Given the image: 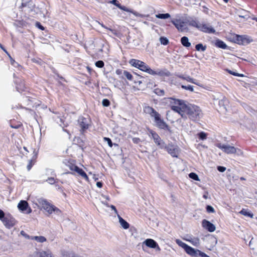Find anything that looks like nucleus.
<instances>
[{
	"label": "nucleus",
	"mask_w": 257,
	"mask_h": 257,
	"mask_svg": "<svg viewBox=\"0 0 257 257\" xmlns=\"http://www.w3.org/2000/svg\"><path fill=\"white\" fill-rule=\"evenodd\" d=\"M170 99V103L175 105H172L171 109L179 113L182 118L186 119L188 115L190 119L196 121L201 116V111L198 106L191 104L187 105L182 100L172 98Z\"/></svg>",
	"instance_id": "1"
},
{
	"label": "nucleus",
	"mask_w": 257,
	"mask_h": 257,
	"mask_svg": "<svg viewBox=\"0 0 257 257\" xmlns=\"http://www.w3.org/2000/svg\"><path fill=\"white\" fill-rule=\"evenodd\" d=\"M145 111L147 113L149 114L151 117L154 118L155 122L157 127L160 129L167 130L171 133L170 127L161 118V114L155 109L150 106L145 107Z\"/></svg>",
	"instance_id": "2"
},
{
	"label": "nucleus",
	"mask_w": 257,
	"mask_h": 257,
	"mask_svg": "<svg viewBox=\"0 0 257 257\" xmlns=\"http://www.w3.org/2000/svg\"><path fill=\"white\" fill-rule=\"evenodd\" d=\"M129 63L133 66L135 67L142 71L150 74L152 69L145 62L135 59H132L130 60Z\"/></svg>",
	"instance_id": "3"
},
{
	"label": "nucleus",
	"mask_w": 257,
	"mask_h": 257,
	"mask_svg": "<svg viewBox=\"0 0 257 257\" xmlns=\"http://www.w3.org/2000/svg\"><path fill=\"white\" fill-rule=\"evenodd\" d=\"M149 133L151 135L155 143L159 147L160 149H163L166 148L165 143L161 139L158 134L155 131L149 130Z\"/></svg>",
	"instance_id": "4"
},
{
	"label": "nucleus",
	"mask_w": 257,
	"mask_h": 257,
	"mask_svg": "<svg viewBox=\"0 0 257 257\" xmlns=\"http://www.w3.org/2000/svg\"><path fill=\"white\" fill-rule=\"evenodd\" d=\"M216 146L222 150L224 152L227 154H232L236 153L237 150L239 151V149L228 145L222 144L221 143H217Z\"/></svg>",
	"instance_id": "5"
},
{
	"label": "nucleus",
	"mask_w": 257,
	"mask_h": 257,
	"mask_svg": "<svg viewBox=\"0 0 257 257\" xmlns=\"http://www.w3.org/2000/svg\"><path fill=\"white\" fill-rule=\"evenodd\" d=\"M164 149H165L173 157H178L180 149L177 146L173 144H169L168 146L166 145V148Z\"/></svg>",
	"instance_id": "6"
},
{
	"label": "nucleus",
	"mask_w": 257,
	"mask_h": 257,
	"mask_svg": "<svg viewBox=\"0 0 257 257\" xmlns=\"http://www.w3.org/2000/svg\"><path fill=\"white\" fill-rule=\"evenodd\" d=\"M2 222L4 225L9 229L13 227L17 222L15 219L9 213L6 214V217Z\"/></svg>",
	"instance_id": "7"
},
{
	"label": "nucleus",
	"mask_w": 257,
	"mask_h": 257,
	"mask_svg": "<svg viewBox=\"0 0 257 257\" xmlns=\"http://www.w3.org/2000/svg\"><path fill=\"white\" fill-rule=\"evenodd\" d=\"M38 202L42 205V208L49 214L52 213L54 207V205H50V204L46 200L43 198L39 199L38 200Z\"/></svg>",
	"instance_id": "8"
},
{
	"label": "nucleus",
	"mask_w": 257,
	"mask_h": 257,
	"mask_svg": "<svg viewBox=\"0 0 257 257\" xmlns=\"http://www.w3.org/2000/svg\"><path fill=\"white\" fill-rule=\"evenodd\" d=\"M152 75H158L161 77L166 76L169 77L171 75V73L167 69H159L156 70H151L150 74Z\"/></svg>",
	"instance_id": "9"
},
{
	"label": "nucleus",
	"mask_w": 257,
	"mask_h": 257,
	"mask_svg": "<svg viewBox=\"0 0 257 257\" xmlns=\"http://www.w3.org/2000/svg\"><path fill=\"white\" fill-rule=\"evenodd\" d=\"M78 123L81 127V131L84 132L89 127V120L88 118L80 116L78 119Z\"/></svg>",
	"instance_id": "10"
},
{
	"label": "nucleus",
	"mask_w": 257,
	"mask_h": 257,
	"mask_svg": "<svg viewBox=\"0 0 257 257\" xmlns=\"http://www.w3.org/2000/svg\"><path fill=\"white\" fill-rule=\"evenodd\" d=\"M198 30L205 33L214 34L215 30L208 24H200Z\"/></svg>",
	"instance_id": "11"
},
{
	"label": "nucleus",
	"mask_w": 257,
	"mask_h": 257,
	"mask_svg": "<svg viewBox=\"0 0 257 257\" xmlns=\"http://www.w3.org/2000/svg\"><path fill=\"white\" fill-rule=\"evenodd\" d=\"M202 225L203 228L211 232L214 231L216 229L215 225L213 223L206 219L202 220Z\"/></svg>",
	"instance_id": "12"
},
{
	"label": "nucleus",
	"mask_w": 257,
	"mask_h": 257,
	"mask_svg": "<svg viewBox=\"0 0 257 257\" xmlns=\"http://www.w3.org/2000/svg\"><path fill=\"white\" fill-rule=\"evenodd\" d=\"M75 172L83 177L84 179H85L86 181H88L89 179L86 173L82 169L79 168L78 167L76 168V170L74 172H66L64 173L63 174H71L72 175H75Z\"/></svg>",
	"instance_id": "13"
},
{
	"label": "nucleus",
	"mask_w": 257,
	"mask_h": 257,
	"mask_svg": "<svg viewBox=\"0 0 257 257\" xmlns=\"http://www.w3.org/2000/svg\"><path fill=\"white\" fill-rule=\"evenodd\" d=\"M171 22L179 31L183 32L186 29L184 25V23L183 22H181L180 20L176 19L172 20Z\"/></svg>",
	"instance_id": "14"
},
{
	"label": "nucleus",
	"mask_w": 257,
	"mask_h": 257,
	"mask_svg": "<svg viewBox=\"0 0 257 257\" xmlns=\"http://www.w3.org/2000/svg\"><path fill=\"white\" fill-rule=\"evenodd\" d=\"M144 243H145L146 245V246L149 247L153 248L158 247L159 249H160L159 246L157 242L152 239H147L144 242Z\"/></svg>",
	"instance_id": "15"
},
{
	"label": "nucleus",
	"mask_w": 257,
	"mask_h": 257,
	"mask_svg": "<svg viewBox=\"0 0 257 257\" xmlns=\"http://www.w3.org/2000/svg\"><path fill=\"white\" fill-rule=\"evenodd\" d=\"M117 8H119V9L121 10H123V11H125V12L132 13L134 15H135L136 16L140 17H142V18L144 17L143 15L140 14L138 13L137 12H135V11H133L132 10H130V9H128L127 8H126L125 6H121L120 4V5L117 6Z\"/></svg>",
	"instance_id": "16"
},
{
	"label": "nucleus",
	"mask_w": 257,
	"mask_h": 257,
	"mask_svg": "<svg viewBox=\"0 0 257 257\" xmlns=\"http://www.w3.org/2000/svg\"><path fill=\"white\" fill-rule=\"evenodd\" d=\"M18 207L19 210L22 211H26L29 208V204L26 201L21 200L18 205Z\"/></svg>",
	"instance_id": "17"
},
{
	"label": "nucleus",
	"mask_w": 257,
	"mask_h": 257,
	"mask_svg": "<svg viewBox=\"0 0 257 257\" xmlns=\"http://www.w3.org/2000/svg\"><path fill=\"white\" fill-rule=\"evenodd\" d=\"M34 6V5L32 1H29L27 2H24L23 1V2L22 3L21 6L20 7V8H27L30 10H32Z\"/></svg>",
	"instance_id": "18"
},
{
	"label": "nucleus",
	"mask_w": 257,
	"mask_h": 257,
	"mask_svg": "<svg viewBox=\"0 0 257 257\" xmlns=\"http://www.w3.org/2000/svg\"><path fill=\"white\" fill-rule=\"evenodd\" d=\"M38 257H54L49 250H42L38 253Z\"/></svg>",
	"instance_id": "19"
},
{
	"label": "nucleus",
	"mask_w": 257,
	"mask_h": 257,
	"mask_svg": "<svg viewBox=\"0 0 257 257\" xmlns=\"http://www.w3.org/2000/svg\"><path fill=\"white\" fill-rule=\"evenodd\" d=\"M186 240L190 242L195 246H198L200 244V239L198 237H190L188 239H187Z\"/></svg>",
	"instance_id": "20"
},
{
	"label": "nucleus",
	"mask_w": 257,
	"mask_h": 257,
	"mask_svg": "<svg viewBox=\"0 0 257 257\" xmlns=\"http://www.w3.org/2000/svg\"><path fill=\"white\" fill-rule=\"evenodd\" d=\"M215 45L216 47L224 49H226L227 47L224 42L219 39H217L215 41Z\"/></svg>",
	"instance_id": "21"
},
{
	"label": "nucleus",
	"mask_w": 257,
	"mask_h": 257,
	"mask_svg": "<svg viewBox=\"0 0 257 257\" xmlns=\"http://www.w3.org/2000/svg\"><path fill=\"white\" fill-rule=\"evenodd\" d=\"M187 23L189 26L195 27L198 29L200 24L198 21H197L193 19L187 20Z\"/></svg>",
	"instance_id": "22"
},
{
	"label": "nucleus",
	"mask_w": 257,
	"mask_h": 257,
	"mask_svg": "<svg viewBox=\"0 0 257 257\" xmlns=\"http://www.w3.org/2000/svg\"><path fill=\"white\" fill-rule=\"evenodd\" d=\"M181 42L183 46L186 47H189L191 46V43L189 42L188 37L184 36L181 39Z\"/></svg>",
	"instance_id": "23"
},
{
	"label": "nucleus",
	"mask_w": 257,
	"mask_h": 257,
	"mask_svg": "<svg viewBox=\"0 0 257 257\" xmlns=\"http://www.w3.org/2000/svg\"><path fill=\"white\" fill-rule=\"evenodd\" d=\"M31 239L32 240H35L37 242H44L46 241V238L43 236H31Z\"/></svg>",
	"instance_id": "24"
},
{
	"label": "nucleus",
	"mask_w": 257,
	"mask_h": 257,
	"mask_svg": "<svg viewBox=\"0 0 257 257\" xmlns=\"http://www.w3.org/2000/svg\"><path fill=\"white\" fill-rule=\"evenodd\" d=\"M171 17L169 13L166 14H159L156 15V17L158 19H166Z\"/></svg>",
	"instance_id": "25"
},
{
	"label": "nucleus",
	"mask_w": 257,
	"mask_h": 257,
	"mask_svg": "<svg viewBox=\"0 0 257 257\" xmlns=\"http://www.w3.org/2000/svg\"><path fill=\"white\" fill-rule=\"evenodd\" d=\"M119 223L121 224V226L124 229H127L129 228L130 225L129 224L122 218H120Z\"/></svg>",
	"instance_id": "26"
},
{
	"label": "nucleus",
	"mask_w": 257,
	"mask_h": 257,
	"mask_svg": "<svg viewBox=\"0 0 257 257\" xmlns=\"http://www.w3.org/2000/svg\"><path fill=\"white\" fill-rule=\"evenodd\" d=\"M195 48L197 51H201L202 52H204L206 50V46H203L201 43H199L195 46Z\"/></svg>",
	"instance_id": "27"
},
{
	"label": "nucleus",
	"mask_w": 257,
	"mask_h": 257,
	"mask_svg": "<svg viewBox=\"0 0 257 257\" xmlns=\"http://www.w3.org/2000/svg\"><path fill=\"white\" fill-rule=\"evenodd\" d=\"M16 88L18 91L21 92L24 90L25 85L23 81H21L19 85L17 84V82L16 81Z\"/></svg>",
	"instance_id": "28"
},
{
	"label": "nucleus",
	"mask_w": 257,
	"mask_h": 257,
	"mask_svg": "<svg viewBox=\"0 0 257 257\" xmlns=\"http://www.w3.org/2000/svg\"><path fill=\"white\" fill-rule=\"evenodd\" d=\"M123 74L124 76L129 80H133L134 77L133 75L129 72L124 70L123 71Z\"/></svg>",
	"instance_id": "29"
},
{
	"label": "nucleus",
	"mask_w": 257,
	"mask_h": 257,
	"mask_svg": "<svg viewBox=\"0 0 257 257\" xmlns=\"http://www.w3.org/2000/svg\"><path fill=\"white\" fill-rule=\"evenodd\" d=\"M240 213L244 216H248V217H252V216H253L252 214H251L250 212L247 211L246 210H245L244 209H242L240 211Z\"/></svg>",
	"instance_id": "30"
},
{
	"label": "nucleus",
	"mask_w": 257,
	"mask_h": 257,
	"mask_svg": "<svg viewBox=\"0 0 257 257\" xmlns=\"http://www.w3.org/2000/svg\"><path fill=\"white\" fill-rule=\"evenodd\" d=\"M189 177L194 180L195 181H200L199 177L197 174L195 173L191 172L189 174Z\"/></svg>",
	"instance_id": "31"
},
{
	"label": "nucleus",
	"mask_w": 257,
	"mask_h": 257,
	"mask_svg": "<svg viewBox=\"0 0 257 257\" xmlns=\"http://www.w3.org/2000/svg\"><path fill=\"white\" fill-rule=\"evenodd\" d=\"M160 41L161 43L164 45H167L169 43L168 39L164 37H161L160 38Z\"/></svg>",
	"instance_id": "32"
},
{
	"label": "nucleus",
	"mask_w": 257,
	"mask_h": 257,
	"mask_svg": "<svg viewBox=\"0 0 257 257\" xmlns=\"http://www.w3.org/2000/svg\"><path fill=\"white\" fill-rule=\"evenodd\" d=\"M67 166L69 167V169L72 171V172H74L76 170V168L78 167L77 166L72 163H69Z\"/></svg>",
	"instance_id": "33"
},
{
	"label": "nucleus",
	"mask_w": 257,
	"mask_h": 257,
	"mask_svg": "<svg viewBox=\"0 0 257 257\" xmlns=\"http://www.w3.org/2000/svg\"><path fill=\"white\" fill-rule=\"evenodd\" d=\"M198 137L201 140H205L207 138V135L204 132H200L198 134Z\"/></svg>",
	"instance_id": "34"
},
{
	"label": "nucleus",
	"mask_w": 257,
	"mask_h": 257,
	"mask_svg": "<svg viewBox=\"0 0 257 257\" xmlns=\"http://www.w3.org/2000/svg\"><path fill=\"white\" fill-rule=\"evenodd\" d=\"M181 88H182L184 89L189 90V91H190L191 92L194 91L193 86H191V85H189L188 86H185V85H181Z\"/></svg>",
	"instance_id": "35"
},
{
	"label": "nucleus",
	"mask_w": 257,
	"mask_h": 257,
	"mask_svg": "<svg viewBox=\"0 0 257 257\" xmlns=\"http://www.w3.org/2000/svg\"><path fill=\"white\" fill-rule=\"evenodd\" d=\"M138 77H139L140 79L138 81L134 80V83H138L140 85L143 82H144L145 77L140 75H138Z\"/></svg>",
	"instance_id": "36"
},
{
	"label": "nucleus",
	"mask_w": 257,
	"mask_h": 257,
	"mask_svg": "<svg viewBox=\"0 0 257 257\" xmlns=\"http://www.w3.org/2000/svg\"><path fill=\"white\" fill-rule=\"evenodd\" d=\"M110 101L107 99H103L102 101V104L104 107H108L110 105Z\"/></svg>",
	"instance_id": "37"
},
{
	"label": "nucleus",
	"mask_w": 257,
	"mask_h": 257,
	"mask_svg": "<svg viewBox=\"0 0 257 257\" xmlns=\"http://www.w3.org/2000/svg\"><path fill=\"white\" fill-rule=\"evenodd\" d=\"M104 65L103 61L99 60L95 62V66L98 68H102Z\"/></svg>",
	"instance_id": "38"
},
{
	"label": "nucleus",
	"mask_w": 257,
	"mask_h": 257,
	"mask_svg": "<svg viewBox=\"0 0 257 257\" xmlns=\"http://www.w3.org/2000/svg\"><path fill=\"white\" fill-rule=\"evenodd\" d=\"M103 140L105 142H106L108 144V145L110 147H112V146H113V143H112V141L111 140V139L109 138H107V137H104L103 138Z\"/></svg>",
	"instance_id": "39"
},
{
	"label": "nucleus",
	"mask_w": 257,
	"mask_h": 257,
	"mask_svg": "<svg viewBox=\"0 0 257 257\" xmlns=\"http://www.w3.org/2000/svg\"><path fill=\"white\" fill-rule=\"evenodd\" d=\"M206 209L208 213H214L215 212L214 209L211 205H207Z\"/></svg>",
	"instance_id": "40"
},
{
	"label": "nucleus",
	"mask_w": 257,
	"mask_h": 257,
	"mask_svg": "<svg viewBox=\"0 0 257 257\" xmlns=\"http://www.w3.org/2000/svg\"><path fill=\"white\" fill-rule=\"evenodd\" d=\"M155 92L158 95H164V90L160 89L159 88L156 89L155 90Z\"/></svg>",
	"instance_id": "41"
},
{
	"label": "nucleus",
	"mask_w": 257,
	"mask_h": 257,
	"mask_svg": "<svg viewBox=\"0 0 257 257\" xmlns=\"http://www.w3.org/2000/svg\"><path fill=\"white\" fill-rule=\"evenodd\" d=\"M185 80L191 83H195V80L191 78L189 76H185Z\"/></svg>",
	"instance_id": "42"
},
{
	"label": "nucleus",
	"mask_w": 257,
	"mask_h": 257,
	"mask_svg": "<svg viewBox=\"0 0 257 257\" xmlns=\"http://www.w3.org/2000/svg\"><path fill=\"white\" fill-rule=\"evenodd\" d=\"M237 41L239 42L241 41L242 43H244L245 41H247L246 39L243 38L241 36H237Z\"/></svg>",
	"instance_id": "43"
},
{
	"label": "nucleus",
	"mask_w": 257,
	"mask_h": 257,
	"mask_svg": "<svg viewBox=\"0 0 257 257\" xmlns=\"http://www.w3.org/2000/svg\"><path fill=\"white\" fill-rule=\"evenodd\" d=\"M227 71L228 72V73L229 74H232V75H234V76H243V74H239V73H236V72H233V71H232L231 70H227Z\"/></svg>",
	"instance_id": "44"
},
{
	"label": "nucleus",
	"mask_w": 257,
	"mask_h": 257,
	"mask_svg": "<svg viewBox=\"0 0 257 257\" xmlns=\"http://www.w3.org/2000/svg\"><path fill=\"white\" fill-rule=\"evenodd\" d=\"M6 214L5 212L1 209H0V220L2 221L4 219L6 216Z\"/></svg>",
	"instance_id": "45"
},
{
	"label": "nucleus",
	"mask_w": 257,
	"mask_h": 257,
	"mask_svg": "<svg viewBox=\"0 0 257 257\" xmlns=\"http://www.w3.org/2000/svg\"><path fill=\"white\" fill-rule=\"evenodd\" d=\"M20 234L27 239H31V236L27 234L24 230H22Z\"/></svg>",
	"instance_id": "46"
},
{
	"label": "nucleus",
	"mask_w": 257,
	"mask_h": 257,
	"mask_svg": "<svg viewBox=\"0 0 257 257\" xmlns=\"http://www.w3.org/2000/svg\"><path fill=\"white\" fill-rule=\"evenodd\" d=\"M53 212L57 215H60L61 213L60 210L55 206L54 207Z\"/></svg>",
	"instance_id": "47"
},
{
	"label": "nucleus",
	"mask_w": 257,
	"mask_h": 257,
	"mask_svg": "<svg viewBox=\"0 0 257 257\" xmlns=\"http://www.w3.org/2000/svg\"><path fill=\"white\" fill-rule=\"evenodd\" d=\"M103 204L107 205V206H108L107 203L104 202ZM109 207H110L114 211V212L115 213V214H117V211L116 209V207L114 205H111L110 206H109Z\"/></svg>",
	"instance_id": "48"
},
{
	"label": "nucleus",
	"mask_w": 257,
	"mask_h": 257,
	"mask_svg": "<svg viewBox=\"0 0 257 257\" xmlns=\"http://www.w3.org/2000/svg\"><path fill=\"white\" fill-rule=\"evenodd\" d=\"M48 181L49 183L50 184H53L55 183V179L53 177H49L47 180Z\"/></svg>",
	"instance_id": "49"
},
{
	"label": "nucleus",
	"mask_w": 257,
	"mask_h": 257,
	"mask_svg": "<svg viewBox=\"0 0 257 257\" xmlns=\"http://www.w3.org/2000/svg\"><path fill=\"white\" fill-rule=\"evenodd\" d=\"M133 142L134 143L138 144L141 142V140L139 138H133Z\"/></svg>",
	"instance_id": "50"
},
{
	"label": "nucleus",
	"mask_w": 257,
	"mask_h": 257,
	"mask_svg": "<svg viewBox=\"0 0 257 257\" xmlns=\"http://www.w3.org/2000/svg\"><path fill=\"white\" fill-rule=\"evenodd\" d=\"M32 166H33L32 160H29V163L27 166V170L28 171H30L31 170V169L32 168Z\"/></svg>",
	"instance_id": "51"
},
{
	"label": "nucleus",
	"mask_w": 257,
	"mask_h": 257,
	"mask_svg": "<svg viewBox=\"0 0 257 257\" xmlns=\"http://www.w3.org/2000/svg\"><path fill=\"white\" fill-rule=\"evenodd\" d=\"M11 58V64L15 67H16V66H19V65L18 64V63L17 62H16L14 59H13V58L10 56V57Z\"/></svg>",
	"instance_id": "52"
},
{
	"label": "nucleus",
	"mask_w": 257,
	"mask_h": 257,
	"mask_svg": "<svg viewBox=\"0 0 257 257\" xmlns=\"http://www.w3.org/2000/svg\"><path fill=\"white\" fill-rule=\"evenodd\" d=\"M217 170L220 172H224L226 170V168L223 166H218Z\"/></svg>",
	"instance_id": "53"
},
{
	"label": "nucleus",
	"mask_w": 257,
	"mask_h": 257,
	"mask_svg": "<svg viewBox=\"0 0 257 257\" xmlns=\"http://www.w3.org/2000/svg\"><path fill=\"white\" fill-rule=\"evenodd\" d=\"M110 3L115 5L117 7V6L120 5V4L118 3V2L117 0H112L110 1Z\"/></svg>",
	"instance_id": "54"
},
{
	"label": "nucleus",
	"mask_w": 257,
	"mask_h": 257,
	"mask_svg": "<svg viewBox=\"0 0 257 257\" xmlns=\"http://www.w3.org/2000/svg\"><path fill=\"white\" fill-rule=\"evenodd\" d=\"M36 26L40 29V30H44V27L42 26L41 25V24L39 22H37L36 23Z\"/></svg>",
	"instance_id": "55"
},
{
	"label": "nucleus",
	"mask_w": 257,
	"mask_h": 257,
	"mask_svg": "<svg viewBox=\"0 0 257 257\" xmlns=\"http://www.w3.org/2000/svg\"><path fill=\"white\" fill-rule=\"evenodd\" d=\"M254 242L253 239L252 238L250 241L249 242V246L250 247L251 249H254V247L252 246V243Z\"/></svg>",
	"instance_id": "56"
},
{
	"label": "nucleus",
	"mask_w": 257,
	"mask_h": 257,
	"mask_svg": "<svg viewBox=\"0 0 257 257\" xmlns=\"http://www.w3.org/2000/svg\"><path fill=\"white\" fill-rule=\"evenodd\" d=\"M123 71L122 70L118 69L116 70L115 72L117 75H119L123 73Z\"/></svg>",
	"instance_id": "57"
},
{
	"label": "nucleus",
	"mask_w": 257,
	"mask_h": 257,
	"mask_svg": "<svg viewBox=\"0 0 257 257\" xmlns=\"http://www.w3.org/2000/svg\"><path fill=\"white\" fill-rule=\"evenodd\" d=\"M0 48L5 52H6L9 56L10 57V55L9 54L7 51L5 49V48L4 47V46L0 43Z\"/></svg>",
	"instance_id": "58"
},
{
	"label": "nucleus",
	"mask_w": 257,
	"mask_h": 257,
	"mask_svg": "<svg viewBox=\"0 0 257 257\" xmlns=\"http://www.w3.org/2000/svg\"><path fill=\"white\" fill-rule=\"evenodd\" d=\"M96 186L98 187V188H101L102 186V183L101 182H97L96 183Z\"/></svg>",
	"instance_id": "59"
},
{
	"label": "nucleus",
	"mask_w": 257,
	"mask_h": 257,
	"mask_svg": "<svg viewBox=\"0 0 257 257\" xmlns=\"http://www.w3.org/2000/svg\"><path fill=\"white\" fill-rule=\"evenodd\" d=\"M176 76L180 78L185 80V76H184V75H183L182 74H177V75H176Z\"/></svg>",
	"instance_id": "60"
},
{
	"label": "nucleus",
	"mask_w": 257,
	"mask_h": 257,
	"mask_svg": "<svg viewBox=\"0 0 257 257\" xmlns=\"http://www.w3.org/2000/svg\"><path fill=\"white\" fill-rule=\"evenodd\" d=\"M101 26H102V27H103L104 28H105V29H107V30H109V31H111V32H113V30L112 29H109V28H108L107 27H106V26H104V25H103V24H101Z\"/></svg>",
	"instance_id": "61"
},
{
	"label": "nucleus",
	"mask_w": 257,
	"mask_h": 257,
	"mask_svg": "<svg viewBox=\"0 0 257 257\" xmlns=\"http://www.w3.org/2000/svg\"><path fill=\"white\" fill-rule=\"evenodd\" d=\"M102 197L104 198H105L107 200H109V197L108 196H105L104 195H102Z\"/></svg>",
	"instance_id": "62"
},
{
	"label": "nucleus",
	"mask_w": 257,
	"mask_h": 257,
	"mask_svg": "<svg viewBox=\"0 0 257 257\" xmlns=\"http://www.w3.org/2000/svg\"><path fill=\"white\" fill-rule=\"evenodd\" d=\"M11 126L12 127V128H19V125H13L12 124L11 125Z\"/></svg>",
	"instance_id": "63"
},
{
	"label": "nucleus",
	"mask_w": 257,
	"mask_h": 257,
	"mask_svg": "<svg viewBox=\"0 0 257 257\" xmlns=\"http://www.w3.org/2000/svg\"><path fill=\"white\" fill-rule=\"evenodd\" d=\"M135 74L137 75V76L138 75L137 73H135ZM139 79H140L139 77H138V76H137L136 78H135V79L134 78L133 81H134V80L138 81Z\"/></svg>",
	"instance_id": "64"
}]
</instances>
